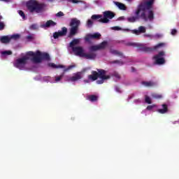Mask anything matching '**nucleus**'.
Returning a JSON list of instances; mask_svg holds the SVG:
<instances>
[{"label":"nucleus","instance_id":"24","mask_svg":"<svg viewBox=\"0 0 179 179\" xmlns=\"http://www.w3.org/2000/svg\"><path fill=\"white\" fill-rule=\"evenodd\" d=\"M107 47V41H103L99 45H98L99 50H104Z\"/></svg>","mask_w":179,"mask_h":179},{"label":"nucleus","instance_id":"8","mask_svg":"<svg viewBox=\"0 0 179 179\" xmlns=\"http://www.w3.org/2000/svg\"><path fill=\"white\" fill-rule=\"evenodd\" d=\"M164 57V52L161 51L158 53V55H156L154 56V59H155V63L157 64V65H163L166 62V60H164V58L162 57Z\"/></svg>","mask_w":179,"mask_h":179},{"label":"nucleus","instance_id":"45","mask_svg":"<svg viewBox=\"0 0 179 179\" xmlns=\"http://www.w3.org/2000/svg\"><path fill=\"white\" fill-rule=\"evenodd\" d=\"M115 90H116V92H117L118 93H121V91L120 90V87H115Z\"/></svg>","mask_w":179,"mask_h":179},{"label":"nucleus","instance_id":"6","mask_svg":"<svg viewBox=\"0 0 179 179\" xmlns=\"http://www.w3.org/2000/svg\"><path fill=\"white\" fill-rule=\"evenodd\" d=\"M79 26H80V20H78V18L74 17L71 20L70 22V29L68 37L71 38L73 36H76L78 34V31L79 30Z\"/></svg>","mask_w":179,"mask_h":179},{"label":"nucleus","instance_id":"52","mask_svg":"<svg viewBox=\"0 0 179 179\" xmlns=\"http://www.w3.org/2000/svg\"><path fill=\"white\" fill-rule=\"evenodd\" d=\"M127 2H131L132 0H126Z\"/></svg>","mask_w":179,"mask_h":179},{"label":"nucleus","instance_id":"3","mask_svg":"<svg viewBox=\"0 0 179 179\" xmlns=\"http://www.w3.org/2000/svg\"><path fill=\"white\" fill-rule=\"evenodd\" d=\"M97 71H92V74L88 76L89 80H92V82H94V80H97L96 83L98 85H103L104 83V80H108V79H111V76L107 75V71L104 69H98Z\"/></svg>","mask_w":179,"mask_h":179},{"label":"nucleus","instance_id":"12","mask_svg":"<svg viewBox=\"0 0 179 179\" xmlns=\"http://www.w3.org/2000/svg\"><path fill=\"white\" fill-rule=\"evenodd\" d=\"M97 57V54L94 52H90V53H84L83 58H86V59H95Z\"/></svg>","mask_w":179,"mask_h":179},{"label":"nucleus","instance_id":"4","mask_svg":"<svg viewBox=\"0 0 179 179\" xmlns=\"http://www.w3.org/2000/svg\"><path fill=\"white\" fill-rule=\"evenodd\" d=\"M26 6L30 13H43L47 10V4L38 3L37 0H29L27 1Z\"/></svg>","mask_w":179,"mask_h":179},{"label":"nucleus","instance_id":"11","mask_svg":"<svg viewBox=\"0 0 179 179\" xmlns=\"http://www.w3.org/2000/svg\"><path fill=\"white\" fill-rule=\"evenodd\" d=\"M72 50L74 54H76V55H78V57H81L83 58V56L85 55L83 48L77 46V47L73 48Z\"/></svg>","mask_w":179,"mask_h":179},{"label":"nucleus","instance_id":"38","mask_svg":"<svg viewBox=\"0 0 179 179\" xmlns=\"http://www.w3.org/2000/svg\"><path fill=\"white\" fill-rule=\"evenodd\" d=\"M152 97H154V99H162L163 96L160 94H152Z\"/></svg>","mask_w":179,"mask_h":179},{"label":"nucleus","instance_id":"15","mask_svg":"<svg viewBox=\"0 0 179 179\" xmlns=\"http://www.w3.org/2000/svg\"><path fill=\"white\" fill-rule=\"evenodd\" d=\"M110 76V78L112 76V78H114V80H115V82H118V80H121V75H120V73H118L117 72H113L110 74H107Z\"/></svg>","mask_w":179,"mask_h":179},{"label":"nucleus","instance_id":"32","mask_svg":"<svg viewBox=\"0 0 179 179\" xmlns=\"http://www.w3.org/2000/svg\"><path fill=\"white\" fill-rule=\"evenodd\" d=\"M27 40L28 41H33L34 40V34H29L27 36Z\"/></svg>","mask_w":179,"mask_h":179},{"label":"nucleus","instance_id":"51","mask_svg":"<svg viewBox=\"0 0 179 179\" xmlns=\"http://www.w3.org/2000/svg\"><path fill=\"white\" fill-rule=\"evenodd\" d=\"M126 31H129V29H125Z\"/></svg>","mask_w":179,"mask_h":179},{"label":"nucleus","instance_id":"44","mask_svg":"<svg viewBox=\"0 0 179 179\" xmlns=\"http://www.w3.org/2000/svg\"><path fill=\"white\" fill-rule=\"evenodd\" d=\"M152 109H153V106H152V105H150L147 107V110H152Z\"/></svg>","mask_w":179,"mask_h":179},{"label":"nucleus","instance_id":"10","mask_svg":"<svg viewBox=\"0 0 179 179\" xmlns=\"http://www.w3.org/2000/svg\"><path fill=\"white\" fill-rule=\"evenodd\" d=\"M66 33H68V29L65 27H63L61 31H58L57 32H55L53 34V38L57 39L59 37H64L66 36Z\"/></svg>","mask_w":179,"mask_h":179},{"label":"nucleus","instance_id":"20","mask_svg":"<svg viewBox=\"0 0 179 179\" xmlns=\"http://www.w3.org/2000/svg\"><path fill=\"white\" fill-rule=\"evenodd\" d=\"M111 54H113V55H117L118 57H121V58H125V56L122 54V52L115 50H110Z\"/></svg>","mask_w":179,"mask_h":179},{"label":"nucleus","instance_id":"9","mask_svg":"<svg viewBox=\"0 0 179 179\" xmlns=\"http://www.w3.org/2000/svg\"><path fill=\"white\" fill-rule=\"evenodd\" d=\"M101 37V34L99 33H94L93 34H88L86 35L85 40L87 43H90L92 40H99Z\"/></svg>","mask_w":179,"mask_h":179},{"label":"nucleus","instance_id":"47","mask_svg":"<svg viewBox=\"0 0 179 179\" xmlns=\"http://www.w3.org/2000/svg\"><path fill=\"white\" fill-rule=\"evenodd\" d=\"M131 72H132V73L136 72V69L132 68L131 70Z\"/></svg>","mask_w":179,"mask_h":179},{"label":"nucleus","instance_id":"22","mask_svg":"<svg viewBox=\"0 0 179 179\" xmlns=\"http://www.w3.org/2000/svg\"><path fill=\"white\" fill-rule=\"evenodd\" d=\"M87 100H89L90 101H92L93 103V102L97 101V100H99V96H97L96 95H90L87 96Z\"/></svg>","mask_w":179,"mask_h":179},{"label":"nucleus","instance_id":"43","mask_svg":"<svg viewBox=\"0 0 179 179\" xmlns=\"http://www.w3.org/2000/svg\"><path fill=\"white\" fill-rule=\"evenodd\" d=\"M69 2H72L73 3H78L77 0H67Z\"/></svg>","mask_w":179,"mask_h":179},{"label":"nucleus","instance_id":"23","mask_svg":"<svg viewBox=\"0 0 179 179\" xmlns=\"http://www.w3.org/2000/svg\"><path fill=\"white\" fill-rule=\"evenodd\" d=\"M77 44H79V39H73L71 43H70V47L73 50L75 48V45H77Z\"/></svg>","mask_w":179,"mask_h":179},{"label":"nucleus","instance_id":"50","mask_svg":"<svg viewBox=\"0 0 179 179\" xmlns=\"http://www.w3.org/2000/svg\"><path fill=\"white\" fill-rule=\"evenodd\" d=\"M69 69H71V68L66 69L64 70V72H66V71H68Z\"/></svg>","mask_w":179,"mask_h":179},{"label":"nucleus","instance_id":"34","mask_svg":"<svg viewBox=\"0 0 179 179\" xmlns=\"http://www.w3.org/2000/svg\"><path fill=\"white\" fill-rule=\"evenodd\" d=\"M18 13L22 19H26V15H24V12H23V10H18Z\"/></svg>","mask_w":179,"mask_h":179},{"label":"nucleus","instance_id":"5","mask_svg":"<svg viewBox=\"0 0 179 179\" xmlns=\"http://www.w3.org/2000/svg\"><path fill=\"white\" fill-rule=\"evenodd\" d=\"M127 45L131 47H137L138 51H142L143 52H152L155 50H157V48H160V47H164V43H159L153 48H149L145 46V45L142 43H128Z\"/></svg>","mask_w":179,"mask_h":179},{"label":"nucleus","instance_id":"35","mask_svg":"<svg viewBox=\"0 0 179 179\" xmlns=\"http://www.w3.org/2000/svg\"><path fill=\"white\" fill-rule=\"evenodd\" d=\"M30 29L31 30H37V29H38V27L36 24H33L30 26Z\"/></svg>","mask_w":179,"mask_h":179},{"label":"nucleus","instance_id":"42","mask_svg":"<svg viewBox=\"0 0 179 179\" xmlns=\"http://www.w3.org/2000/svg\"><path fill=\"white\" fill-rule=\"evenodd\" d=\"M112 30L120 31V30H121V27H112Z\"/></svg>","mask_w":179,"mask_h":179},{"label":"nucleus","instance_id":"28","mask_svg":"<svg viewBox=\"0 0 179 179\" xmlns=\"http://www.w3.org/2000/svg\"><path fill=\"white\" fill-rule=\"evenodd\" d=\"M10 40H19L20 38V34H13L11 36H10Z\"/></svg>","mask_w":179,"mask_h":179},{"label":"nucleus","instance_id":"49","mask_svg":"<svg viewBox=\"0 0 179 179\" xmlns=\"http://www.w3.org/2000/svg\"><path fill=\"white\" fill-rule=\"evenodd\" d=\"M119 20H124V17H120L118 18Z\"/></svg>","mask_w":179,"mask_h":179},{"label":"nucleus","instance_id":"26","mask_svg":"<svg viewBox=\"0 0 179 179\" xmlns=\"http://www.w3.org/2000/svg\"><path fill=\"white\" fill-rule=\"evenodd\" d=\"M92 20H100V19H103V15H93L91 17Z\"/></svg>","mask_w":179,"mask_h":179},{"label":"nucleus","instance_id":"2","mask_svg":"<svg viewBox=\"0 0 179 179\" xmlns=\"http://www.w3.org/2000/svg\"><path fill=\"white\" fill-rule=\"evenodd\" d=\"M29 56H24L21 58L17 59L15 61V66H23V65H26L27 64V61L30 59L32 64H41L43 61H51V57H50V54L47 52H41L38 50L36 52H29L27 53ZM29 57H32L31 58Z\"/></svg>","mask_w":179,"mask_h":179},{"label":"nucleus","instance_id":"19","mask_svg":"<svg viewBox=\"0 0 179 179\" xmlns=\"http://www.w3.org/2000/svg\"><path fill=\"white\" fill-rule=\"evenodd\" d=\"M0 41L3 44H8V43H10V38L8 36H3L0 38Z\"/></svg>","mask_w":179,"mask_h":179},{"label":"nucleus","instance_id":"14","mask_svg":"<svg viewBox=\"0 0 179 179\" xmlns=\"http://www.w3.org/2000/svg\"><path fill=\"white\" fill-rule=\"evenodd\" d=\"M132 33H134V34H136V36H139V34L142 33H146V28L143 26H141L138 27V29H134Z\"/></svg>","mask_w":179,"mask_h":179},{"label":"nucleus","instance_id":"53","mask_svg":"<svg viewBox=\"0 0 179 179\" xmlns=\"http://www.w3.org/2000/svg\"><path fill=\"white\" fill-rule=\"evenodd\" d=\"M50 1H52V0H50Z\"/></svg>","mask_w":179,"mask_h":179},{"label":"nucleus","instance_id":"13","mask_svg":"<svg viewBox=\"0 0 179 179\" xmlns=\"http://www.w3.org/2000/svg\"><path fill=\"white\" fill-rule=\"evenodd\" d=\"M54 26H57V22L50 20H48L45 24H41V27H42V29H45L47 27H54Z\"/></svg>","mask_w":179,"mask_h":179},{"label":"nucleus","instance_id":"33","mask_svg":"<svg viewBox=\"0 0 179 179\" xmlns=\"http://www.w3.org/2000/svg\"><path fill=\"white\" fill-rule=\"evenodd\" d=\"M56 17H62V16H65V14H64V12L59 11L55 15Z\"/></svg>","mask_w":179,"mask_h":179},{"label":"nucleus","instance_id":"36","mask_svg":"<svg viewBox=\"0 0 179 179\" xmlns=\"http://www.w3.org/2000/svg\"><path fill=\"white\" fill-rule=\"evenodd\" d=\"M145 103L148 104H152V100L150 99V97L145 96Z\"/></svg>","mask_w":179,"mask_h":179},{"label":"nucleus","instance_id":"39","mask_svg":"<svg viewBox=\"0 0 179 179\" xmlns=\"http://www.w3.org/2000/svg\"><path fill=\"white\" fill-rule=\"evenodd\" d=\"M171 34L172 36H176V35L177 34V29H173L171 30Z\"/></svg>","mask_w":179,"mask_h":179},{"label":"nucleus","instance_id":"25","mask_svg":"<svg viewBox=\"0 0 179 179\" xmlns=\"http://www.w3.org/2000/svg\"><path fill=\"white\" fill-rule=\"evenodd\" d=\"M48 66H50V68H65V66L64 65H61V64L56 65L54 63H49Z\"/></svg>","mask_w":179,"mask_h":179},{"label":"nucleus","instance_id":"27","mask_svg":"<svg viewBox=\"0 0 179 179\" xmlns=\"http://www.w3.org/2000/svg\"><path fill=\"white\" fill-rule=\"evenodd\" d=\"M99 45H92V46H91L90 48V51L91 52H93V51H97V50H99Z\"/></svg>","mask_w":179,"mask_h":179},{"label":"nucleus","instance_id":"16","mask_svg":"<svg viewBox=\"0 0 179 179\" xmlns=\"http://www.w3.org/2000/svg\"><path fill=\"white\" fill-rule=\"evenodd\" d=\"M167 111H169V106L166 103L162 104V109H158V113H159V114H166Z\"/></svg>","mask_w":179,"mask_h":179},{"label":"nucleus","instance_id":"48","mask_svg":"<svg viewBox=\"0 0 179 179\" xmlns=\"http://www.w3.org/2000/svg\"><path fill=\"white\" fill-rule=\"evenodd\" d=\"M134 101H135V103H141V100H139V99L135 100Z\"/></svg>","mask_w":179,"mask_h":179},{"label":"nucleus","instance_id":"29","mask_svg":"<svg viewBox=\"0 0 179 179\" xmlns=\"http://www.w3.org/2000/svg\"><path fill=\"white\" fill-rule=\"evenodd\" d=\"M1 55H12V51L10 50H5L1 52Z\"/></svg>","mask_w":179,"mask_h":179},{"label":"nucleus","instance_id":"40","mask_svg":"<svg viewBox=\"0 0 179 179\" xmlns=\"http://www.w3.org/2000/svg\"><path fill=\"white\" fill-rule=\"evenodd\" d=\"M61 79H62V76L55 77V82H59V80H61Z\"/></svg>","mask_w":179,"mask_h":179},{"label":"nucleus","instance_id":"31","mask_svg":"<svg viewBox=\"0 0 179 179\" xmlns=\"http://www.w3.org/2000/svg\"><path fill=\"white\" fill-rule=\"evenodd\" d=\"M128 22L130 23H134V22H136V17H130L127 18Z\"/></svg>","mask_w":179,"mask_h":179},{"label":"nucleus","instance_id":"18","mask_svg":"<svg viewBox=\"0 0 179 179\" xmlns=\"http://www.w3.org/2000/svg\"><path fill=\"white\" fill-rule=\"evenodd\" d=\"M80 79H82V75L80 74V73H77L74 74L70 78L71 82H76V80H79Z\"/></svg>","mask_w":179,"mask_h":179},{"label":"nucleus","instance_id":"21","mask_svg":"<svg viewBox=\"0 0 179 179\" xmlns=\"http://www.w3.org/2000/svg\"><path fill=\"white\" fill-rule=\"evenodd\" d=\"M115 5L120 9V10H127V6H125V4L120 2H116Z\"/></svg>","mask_w":179,"mask_h":179},{"label":"nucleus","instance_id":"30","mask_svg":"<svg viewBox=\"0 0 179 179\" xmlns=\"http://www.w3.org/2000/svg\"><path fill=\"white\" fill-rule=\"evenodd\" d=\"M110 64H117V65H124V62L121 60H115L110 62Z\"/></svg>","mask_w":179,"mask_h":179},{"label":"nucleus","instance_id":"37","mask_svg":"<svg viewBox=\"0 0 179 179\" xmlns=\"http://www.w3.org/2000/svg\"><path fill=\"white\" fill-rule=\"evenodd\" d=\"M92 25H93V21L92 20H88L87 22V26L88 27H92Z\"/></svg>","mask_w":179,"mask_h":179},{"label":"nucleus","instance_id":"46","mask_svg":"<svg viewBox=\"0 0 179 179\" xmlns=\"http://www.w3.org/2000/svg\"><path fill=\"white\" fill-rule=\"evenodd\" d=\"M76 64H71L70 66H68V68H76Z\"/></svg>","mask_w":179,"mask_h":179},{"label":"nucleus","instance_id":"1","mask_svg":"<svg viewBox=\"0 0 179 179\" xmlns=\"http://www.w3.org/2000/svg\"><path fill=\"white\" fill-rule=\"evenodd\" d=\"M155 0H143L138 6L135 15L144 22H153L155 13L151 9L153 8Z\"/></svg>","mask_w":179,"mask_h":179},{"label":"nucleus","instance_id":"7","mask_svg":"<svg viewBox=\"0 0 179 179\" xmlns=\"http://www.w3.org/2000/svg\"><path fill=\"white\" fill-rule=\"evenodd\" d=\"M113 17H115V13H113V11L106 10L103 12V19H100L99 22L100 23H108L110 22L108 19H113Z\"/></svg>","mask_w":179,"mask_h":179},{"label":"nucleus","instance_id":"17","mask_svg":"<svg viewBox=\"0 0 179 179\" xmlns=\"http://www.w3.org/2000/svg\"><path fill=\"white\" fill-rule=\"evenodd\" d=\"M142 85L145 87H153V86H156V83L153 81H143Z\"/></svg>","mask_w":179,"mask_h":179},{"label":"nucleus","instance_id":"41","mask_svg":"<svg viewBox=\"0 0 179 179\" xmlns=\"http://www.w3.org/2000/svg\"><path fill=\"white\" fill-rule=\"evenodd\" d=\"M3 29H5V24L0 22V30H3Z\"/></svg>","mask_w":179,"mask_h":179}]
</instances>
